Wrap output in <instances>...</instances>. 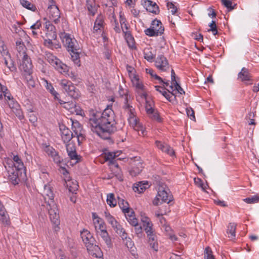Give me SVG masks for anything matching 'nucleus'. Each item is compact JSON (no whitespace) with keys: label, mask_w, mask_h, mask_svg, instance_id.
<instances>
[{"label":"nucleus","mask_w":259,"mask_h":259,"mask_svg":"<svg viewBox=\"0 0 259 259\" xmlns=\"http://www.w3.org/2000/svg\"><path fill=\"white\" fill-rule=\"evenodd\" d=\"M47 209L49 215H51L58 212L57 205L54 202V201L53 200L50 202H47Z\"/></svg>","instance_id":"c85d7f7f"},{"label":"nucleus","mask_w":259,"mask_h":259,"mask_svg":"<svg viewBox=\"0 0 259 259\" xmlns=\"http://www.w3.org/2000/svg\"><path fill=\"white\" fill-rule=\"evenodd\" d=\"M144 5L147 11L150 13L158 14L160 12L159 7L155 2L150 0H146L144 2Z\"/></svg>","instance_id":"f8f14e48"},{"label":"nucleus","mask_w":259,"mask_h":259,"mask_svg":"<svg viewBox=\"0 0 259 259\" xmlns=\"http://www.w3.org/2000/svg\"><path fill=\"white\" fill-rule=\"evenodd\" d=\"M44 85L46 87V89L49 91L56 99L58 100V93L54 90L52 84L51 83L48 82V81L44 79Z\"/></svg>","instance_id":"a878e982"},{"label":"nucleus","mask_w":259,"mask_h":259,"mask_svg":"<svg viewBox=\"0 0 259 259\" xmlns=\"http://www.w3.org/2000/svg\"><path fill=\"white\" fill-rule=\"evenodd\" d=\"M8 172L9 180L14 185H18L20 182L21 179L26 176V172H22L14 169V168L8 169Z\"/></svg>","instance_id":"0eeeda50"},{"label":"nucleus","mask_w":259,"mask_h":259,"mask_svg":"<svg viewBox=\"0 0 259 259\" xmlns=\"http://www.w3.org/2000/svg\"><path fill=\"white\" fill-rule=\"evenodd\" d=\"M118 152H108L105 153V159L109 161L110 164H114V159L117 157L119 154Z\"/></svg>","instance_id":"b1692460"},{"label":"nucleus","mask_w":259,"mask_h":259,"mask_svg":"<svg viewBox=\"0 0 259 259\" xmlns=\"http://www.w3.org/2000/svg\"><path fill=\"white\" fill-rule=\"evenodd\" d=\"M80 235L82 241L86 245V247H87L88 244H93L94 242V238L88 230L84 229L80 232Z\"/></svg>","instance_id":"2eb2a0df"},{"label":"nucleus","mask_w":259,"mask_h":259,"mask_svg":"<svg viewBox=\"0 0 259 259\" xmlns=\"http://www.w3.org/2000/svg\"><path fill=\"white\" fill-rule=\"evenodd\" d=\"M104 21L102 16H98L94 23L93 32L97 33L99 30L101 31L104 28Z\"/></svg>","instance_id":"f3484780"},{"label":"nucleus","mask_w":259,"mask_h":259,"mask_svg":"<svg viewBox=\"0 0 259 259\" xmlns=\"http://www.w3.org/2000/svg\"><path fill=\"white\" fill-rule=\"evenodd\" d=\"M70 54L71 56V58L74 62V63L76 64L77 66H79L80 64V59H79V51H70Z\"/></svg>","instance_id":"473e14b6"},{"label":"nucleus","mask_w":259,"mask_h":259,"mask_svg":"<svg viewBox=\"0 0 259 259\" xmlns=\"http://www.w3.org/2000/svg\"><path fill=\"white\" fill-rule=\"evenodd\" d=\"M238 78L242 81H250L251 79V76L248 69L243 67L238 74Z\"/></svg>","instance_id":"6ab92c4d"},{"label":"nucleus","mask_w":259,"mask_h":259,"mask_svg":"<svg viewBox=\"0 0 259 259\" xmlns=\"http://www.w3.org/2000/svg\"><path fill=\"white\" fill-rule=\"evenodd\" d=\"M126 219L131 225L135 227L138 226V220L135 217V214L130 216V218H127Z\"/></svg>","instance_id":"13d9d810"},{"label":"nucleus","mask_w":259,"mask_h":259,"mask_svg":"<svg viewBox=\"0 0 259 259\" xmlns=\"http://www.w3.org/2000/svg\"><path fill=\"white\" fill-rule=\"evenodd\" d=\"M222 5L224 6L228 11H231L235 9L236 4L233 5L232 0H220Z\"/></svg>","instance_id":"c9c22d12"},{"label":"nucleus","mask_w":259,"mask_h":259,"mask_svg":"<svg viewBox=\"0 0 259 259\" xmlns=\"http://www.w3.org/2000/svg\"><path fill=\"white\" fill-rule=\"evenodd\" d=\"M87 248L88 250L93 255H95L96 257H98L101 254V250L100 248L98 245H94V243H93V244H88Z\"/></svg>","instance_id":"4be33fe9"},{"label":"nucleus","mask_w":259,"mask_h":259,"mask_svg":"<svg viewBox=\"0 0 259 259\" xmlns=\"http://www.w3.org/2000/svg\"><path fill=\"white\" fill-rule=\"evenodd\" d=\"M148 185L147 182L143 183L142 182H140L138 184H134L133 189L135 192L141 193L148 188Z\"/></svg>","instance_id":"5701e85b"},{"label":"nucleus","mask_w":259,"mask_h":259,"mask_svg":"<svg viewBox=\"0 0 259 259\" xmlns=\"http://www.w3.org/2000/svg\"><path fill=\"white\" fill-rule=\"evenodd\" d=\"M62 41L68 52L80 51L79 46L74 38H71L69 34L64 32L60 33Z\"/></svg>","instance_id":"20e7f679"},{"label":"nucleus","mask_w":259,"mask_h":259,"mask_svg":"<svg viewBox=\"0 0 259 259\" xmlns=\"http://www.w3.org/2000/svg\"><path fill=\"white\" fill-rule=\"evenodd\" d=\"M125 98L124 100V105L123 106V108L125 110V111L129 115L132 113L135 112V109L131 106L129 104H128V99H127V95H125Z\"/></svg>","instance_id":"72a5a7b5"},{"label":"nucleus","mask_w":259,"mask_h":259,"mask_svg":"<svg viewBox=\"0 0 259 259\" xmlns=\"http://www.w3.org/2000/svg\"><path fill=\"white\" fill-rule=\"evenodd\" d=\"M155 144L156 145V147L160 150H161L162 151L164 149L165 146L167 145V144L165 143H162L159 141H155Z\"/></svg>","instance_id":"774afa93"},{"label":"nucleus","mask_w":259,"mask_h":259,"mask_svg":"<svg viewBox=\"0 0 259 259\" xmlns=\"http://www.w3.org/2000/svg\"><path fill=\"white\" fill-rule=\"evenodd\" d=\"M0 52L3 57L6 56L10 59V54L7 50L6 46L3 42H0Z\"/></svg>","instance_id":"de8ad7c7"},{"label":"nucleus","mask_w":259,"mask_h":259,"mask_svg":"<svg viewBox=\"0 0 259 259\" xmlns=\"http://www.w3.org/2000/svg\"><path fill=\"white\" fill-rule=\"evenodd\" d=\"M155 66L161 71H167L169 65L166 58L163 55H159L155 61Z\"/></svg>","instance_id":"1a4fd4ad"},{"label":"nucleus","mask_w":259,"mask_h":259,"mask_svg":"<svg viewBox=\"0 0 259 259\" xmlns=\"http://www.w3.org/2000/svg\"><path fill=\"white\" fill-rule=\"evenodd\" d=\"M46 58L48 62L60 72H65L67 66L61 63L59 59L52 54L48 53L46 55Z\"/></svg>","instance_id":"423d86ee"},{"label":"nucleus","mask_w":259,"mask_h":259,"mask_svg":"<svg viewBox=\"0 0 259 259\" xmlns=\"http://www.w3.org/2000/svg\"><path fill=\"white\" fill-rule=\"evenodd\" d=\"M20 3L23 7L28 10L34 11L36 9L35 6L28 1L20 0Z\"/></svg>","instance_id":"79ce46f5"},{"label":"nucleus","mask_w":259,"mask_h":259,"mask_svg":"<svg viewBox=\"0 0 259 259\" xmlns=\"http://www.w3.org/2000/svg\"><path fill=\"white\" fill-rule=\"evenodd\" d=\"M162 152L166 153V154L169 155L170 156L175 155V151L174 149L168 145H166L165 146L164 149L162 151Z\"/></svg>","instance_id":"052dcab7"},{"label":"nucleus","mask_w":259,"mask_h":259,"mask_svg":"<svg viewBox=\"0 0 259 259\" xmlns=\"http://www.w3.org/2000/svg\"><path fill=\"white\" fill-rule=\"evenodd\" d=\"M50 218L52 223L56 225L55 230H56V228H59L58 226L60 224L59 211L54 214L50 215Z\"/></svg>","instance_id":"e433bc0d"},{"label":"nucleus","mask_w":259,"mask_h":259,"mask_svg":"<svg viewBox=\"0 0 259 259\" xmlns=\"http://www.w3.org/2000/svg\"><path fill=\"white\" fill-rule=\"evenodd\" d=\"M236 229V225L234 223H230L228 226L227 233L228 237L231 239H234L235 237V232Z\"/></svg>","instance_id":"bb28decb"},{"label":"nucleus","mask_w":259,"mask_h":259,"mask_svg":"<svg viewBox=\"0 0 259 259\" xmlns=\"http://www.w3.org/2000/svg\"><path fill=\"white\" fill-rule=\"evenodd\" d=\"M105 218L107 221L112 226L116 224L117 221L115 218L112 216L109 212L105 211L104 212Z\"/></svg>","instance_id":"09e8293b"},{"label":"nucleus","mask_w":259,"mask_h":259,"mask_svg":"<svg viewBox=\"0 0 259 259\" xmlns=\"http://www.w3.org/2000/svg\"><path fill=\"white\" fill-rule=\"evenodd\" d=\"M141 221L143 222V226L147 237L155 235L152 228L153 224L149 218L141 216Z\"/></svg>","instance_id":"9d476101"},{"label":"nucleus","mask_w":259,"mask_h":259,"mask_svg":"<svg viewBox=\"0 0 259 259\" xmlns=\"http://www.w3.org/2000/svg\"><path fill=\"white\" fill-rule=\"evenodd\" d=\"M167 8L168 10H170V12L172 15L176 14L177 11V8L173 4V3L171 2H167L166 4Z\"/></svg>","instance_id":"680f3d73"},{"label":"nucleus","mask_w":259,"mask_h":259,"mask_svg":"<svg viewBox=\"0 0 259 259\" xmlns=\"http://www.w3.org/2000/svg\"><path fill=\"white\" fill-rule=\"evenodd\" d=\"M144 58L148 61L152 62L154 60V55L149 49H145L144 51Z\"/></svg>","instance_id":"c03bdc74"},{"label":"nucleus","mask_w":259,"mask_h":259,"mask_svg":"<svg viewBox=\"0 0 259 259\" xmlns=\"http://www.w3.org/2000/svg\"><path fill=\"white\" fill-rule=\"evenodd\" d=\"M0 222L5 226H9L11 224L10 220L8 213L4 215V217H0Z\"/></svg>","instance_id":"5fc2aeb1"},{"label":"nucleus","mask_w":259,"mask_h":259,"mask_svg":"<svg viewBox=\"0 0 259 259\" xmlns=\"http://www.w3.org/2000/svg\"><path fill=\"white\" fill-rule=\"evenodd\" d=\"M21 58H22V62L19 66V69L24 71L25 74H31L32 64L30 58L27 55H24Z\"/></svg>","instance_id":"6e6552de"},{"label":"nucleus","mask_w":259,"mask_h":259,"mask_svg":"<svg viewBox=\"0 0 259 259\" xmlns=\"http://www.w3.org/2000/svg\"><path fill=\"white\" fill-rule=\"evenodd\" d=\"M91 130L103 139H108L116 131L115 114L113 110L106 108L102 112L94 113L89 119Z\"/></svg>","instance_id":"f257e3e1"},{"label":"nucleus","mask_w":259,"mask_h":259,"mask_svg":"<svg viewBox=\"0 0 259 259\" xmlns=\"http://www.w3.org/2000/svg\"><path fill=\"white\" fill-rule=\"evenodd\" d=\"M60 85L67 94L73 99H77L80 96L79 92L69 80L63 79L60 82Z\"/></svg>","instance_id":"39448f33"},{"label":"nucleus","mask_w":259,"mask_h":259,"mask_svg":"<svg viewBox=\"0 0 259 259\" xmlns=\"http://www.w3.org/2000/svg\"><path fill=\"white\" fill-rule=\"evenodd\" d=\"M155 31H157V30H160V28L162 29L163 30H162V34L164 32V27L163 26V25L161 23V22L157 19H154V20H153L152 21V23L151 24V26H150Z\"/></svg>","instance_id":"2f4dec72"},{"label":"nucleus","mask_w":259,"mask_h":259,"mask_svg":"<svg viewBox=\"0 0 259 259\" xmlns=\"http://www.w3.org/2000/svg\"><path fill=\"white\" fill-rule=\"evenodd\" d=\"M16 49L18 52V54H17L18 58H21L24 55H27L25 52L26 48L24 42L21 39L16 41Z\"/></svg>","instance_id":"aec40b11"},{"label":"nucleus","mask_w":259,"mask_h":259,"mask_svg":"<svg viewBox=\"0 0 259 259\" xmlns=\"http://www.w3.org/2000/svg\"><path fill=\"white\" fill-rule=\"evenodd\" d=\"M13 165L14 169L20 170L22 172H26V168L22 159L18 155H14L13 157Z\"/></svg>","instance_id":"dca6fc26"},{"label":"nucleus","mask_w":259,"mask_h":259,"mask_svg":"<svg viewBox=\"0 0 259 259\" xmlns=\"http://www.w3.org/2000/svg\"><path fill=\"white\" fill-rule=\"evenodd\" d=\"M59 128L61 133L62 140L65 143L69 142L73 137L76 136L77 138L78 144H80L84 139L83 135L78 130H74V133H73L63 124L59 125Z\"/></svg>","instance_id":"f03ea898"},{"label":"nucleus","mask_w":259,"mask_h":259,"mask_svg":"<svg viewBox=\"0 0 259 259\" xmlns=\"http://www.w3.org/2000/svg\"><path fill=\"white\" fill-rule=\"evenodd\" d=\"M133 128L138 132L139 135H142L143 136H145V135H146V131L140 122L136 125V127H133Z\"/></svg>","instance_id":"864d4df0"},{"label":"nucleus","mask_w":259,"mask_h":259,"mask_svg":"<svg viewBox=\"0 0 259 259\" xmlns=\"http://www.w3.org/2000/svg\"><path fill=\"white\" fill-rule=\"evenodd\" d=\"M243 201L247 203H255L259 201V196L257 195H254L251 197H248L243 199Z\"/></svg>","instance_id":"603ef678"},{"label":"nucleus","mask_w":259,"mask_h":259,"mask_svg":"<svg viewBox=\"0 0 259 259\" xmlns=\"http://www.w3.org/2000/svg\"><path fill=\"white\" fill-rule=\"evenodd\" d=\"M112 227L118 234H121L124 230L117 222L115 225H114Z\"/></svg>","instance_id":"0e129e2a"},{"label":"nucleus","mask_w":259,"mask_h":259,"mask_svg":"<svg viewBox=\"0 0 259 259\" xmlns=\"http://www.w3.org/2000/svg\"><path fill=\"white\" fill-rule=\"evenodd\" d=\"M103 239L107 247L108 248H111L112 246V243L111 241V238L109 235L107 231H102L99 233H98Z\"/></svg>","instance_id":"412c9836"},{"label":"nucleus","mask_w":259,"mask_h":259,"mask_svg":"<svg viewBox=\"0 0 259 259\" xmlns=\"http://www.w3.org/2000/svg\"><path fill=\"white\" fill-rule=\"evenodd\" d=\"M148 238L149 239V243L151 248L154 250L157 251L158 249V244L156 235H152V236H148Z\"/></svg>","instance_id":"7c9ffc66"},{"label":"nucleus","mask_w":259,"mask_h":259,"mask_svg":"<svg viewBox=\"0 0 259 259\" xmlns=\"http://www.w3.org/2000/svg\"><path fill=\"white\" fill-rule=\"evenodd\" d=\"M42 195L47 203L48 201H54V193L50 185H45L44 186Z\"/></svg>","instance_id":"4468645a"},{"label":"nucleus","mask_w":259,"mask_h":259,"mask_svg":"<svg viewBox=\"0 0 259 259\" xmlns=\"http://www.w3.org/2000/svg\"><path fill=\"white\" fill-rule=\"evenodd\" d=\"M209 26L210 28L208 30V31H211L214 35L218 34L217 27L214 21H212Z\"/></svg>","instance_id":"bf43d9fd"},{"label":"nucleus","mask_w":259,"mask_h":259,"mask_svg":"<svg viewBox=\"0 0 259 259\" xmlns=\"http://www.w3.org/2000/svg\"><path fill=\"white\" fill-rule=\"evenodd\" d=\"M49 17L53 20L55 23L57 24L59 21L60 12L58 7H53L51 9H48Z\"/></svg>","instance_id":"ddd939ff"},{"label":"nucleus","mask_w":259,"mask_h":259,"mask_svg":"<svg viewBox=\"0 0 259 259\" xmlns=\"http://www.w3.org/2000/svg\"><path fill=\"white\" fill-rule=\"evenodd\" d=\"M4 60V63L6 66L9 69V70L12 72L16 71L17 68L16 66L14 65V62L10 58L9 59L8 57H4L3 58Z\"/></svg>","instance_id":"c756f323"},{"label":"nucleus","mask_w":259,"mask_h":259,"mask_svg":"<svg viewBox=\"0 0 259 259\" xmlns=\"http://www.w3.org/2000/svg\"><path fill=\"white\" fill-rule=\"evenodd\" d=\"M119 235L123 240H125L126 241V244L127 247H129L130 246L131 247L133 245L132 240L130 238L127 237V234L125 232V231L123 230L121 234H119Z\"/></svg>","instance_id":"a18cd8bd"},{"label":"nucleus","mask_w":259,"mask_h":259,"mask_svg":"<svg viewBox=\"0 0 259 259\" xmlns=\"http://www.w3.org/2000/svg\"><path fill=\"white\" fill-rule=\"evenodd\" d=\"M128 122L132 127H136V125L139 122L135 115V112L128 115Z\"/></svg>","instance_id":"f704fd0d"},{"label":"nucleus","mask_w":259,"mask_h":259,"mask_svg":"<svg viewBox=\"0 0 259 259\" xmlns=\"http://www.w3.org/2000/svg\"><path fill=\"white\" fill-rule=\"evenodd\" d=\"M194 183L195 184L199 187H200L203 190H204L205 188L204 187L203 183L201 179L199 178H194Z\"/></svg>","instance_id":"69168bd1"},{"label":"nucleus","mask_w":259,"mask_h":259,"mask_svg":"<svg viewBox=\"0 0 259 259\" xmlns=\"http://www.w3.org/2000/svg\"><path fill=\"white\" fill-rule=\"evenodd\" d=\"M163 29L160 28V30H157V31H155L151 26L144 30L146 35L149 36H157L160 35L162 34V30Z\"/></svg>","instance_id":"cd10ccee"},{"label":"nucleus","mask_w":259,"mask_h":259,"mask_svg":"<svg viewBox=\"0 0 259 259\" xmlns=\"http://www.w3.org/2000/svg\"><path fill=\"white\" fill-rule=\"evenodd\" d=\"M125 37L127 41V42L128 44V46L130 47H132L134 45V38L132 36L131 32L127 33L126 34H125Z\"/></svg>","instance_id":"6e6d98bb"},{"label":"nucleus","mask_w":259,"mask_h":259,"mask_svg":"<svg viewBox=\"0 0 259 259\" xmlns=\"http://www.w3.org/2000/svg\"><path fill=\"white\" fill-rule=\"evenodd\" d=\"M68 155L71 160H76L75 163L79 161V156L77 154L76 149H74L73 151H68Z\"/></svg>","instance_id":"8fccbe9b"},{"label":"nucleus","mask_w":259,"mask_h":259,"mask_svg":"<svg viewBox=\"0 0 259 259\" xmlns=\"http://www.w3.org/2000/svg\"><path fill=\"white\" fill-rule=\"evenodd\" d=\"M168 92H164V97L169 102H172L176 100V95L175 94H172V91L168 89L167 90Z\"/></svg>","instance_id":"49530a36"},{"label":"nucleus","mask_w":259,"mask_h":259,"mask_svg":"<svg viewBox=\"0 0 259 259\" xmlns=\"http://www.w3.org/2000/svg\"><path fill=\"white\" fill-rule=\"evenodd\" d=\"M148 114L149 115L150 117L153 120H155L158 122H160L161 121L158 113L157 112V111H156L154 110H153L152 113H149Z\"/></svg>","instance_id":"4d7b16f0"},{"label":"nucleus","mask_w":259,"mask_h":259,"mask_svg":"<svg viewBox=\"0 0 259 259\" xmlns=\"http://www.w3.org/2000/svg\"><path fill=\"white\" fill-rule=\"evenodd\" d=\"M118 205L120 208L122 209V211L124 210L129 211L130 206L128 203L126 201H125L124 199H121L119 197H118Z\"/></svg>","instance_id":"58836bf2"},{"label":"nucleus","mask_w":259,"mask_h":259,"mask_svg":"<svg viewBox=\"0 0 259 259\" xmlns=\"http://www.w3.org/2000/svg\"><path fill=\"white\" fill-rule=\"evenodd\" d=\"M46 152L49 156L53 158V161L56 163L58 164H60L63 161L62 158L59 156L58 152H57L53 147L49 146L47 147Z\"/></svg>","instance_id":"9b49d317"},{"label":"nucleus","mask_w":259,"mask_h":259,"mask_svg":"<svg viewBox=\"0 0 259 259\" xmlns=\"http://www.w3.org/2000/svg\"><path fill=\"white\" fill-rule=\"evenodd\" d=\"M96 222L99 224V226H95L97 233H99L100 232H102V230L103 231H107L106 230L105 223L100 218H98V220H97Z\"/></svg>","instance_id":"4c0bfd02"},{"label":"nucleus","mask_w":259,"mask_h":259,"mask_svg":"<svg viewBox=\"0 0 259 259\" xmlns=\"http://www.w3.org/2000/svg\"><path fill=\"white\" fill-rule=\"evenodd\" d=\"M48 38L45 40V44L46 46H50L52 45V40H55L57 38L54 34L52 36H46Z\"/></svg>","instance_id":"e2e57ef3"},{"label":"nucleus","mask_w":259,"mask_h":259,"mask_svg":"<svg viewBox=\"0 0 259 259\" xmlns=\"http://www.w3.org/2000/svg\"><path fill=\"white\" fill-rule=\"evenodd\" d=\"M177 93L180 94H185V92L184 90L182 88L180 85L177 82H175V90H172V94H175L176 95Z\"/></svg>","instance_id":"3c124183"},{"label":"nucleus","mask_w":259,"mask_h":259,"mask_svg":"<svg viewBox=\"0 0 259 259\" xmlns=\"http://www.w3.org/2000/svg\"><path fill=\"white\" fill-rule=\"evenodd\" d=\"M46 29H47L46 36H53L54 34L57 37L56 28L50 22H46Z\"/></svg>","instance_id":"393cba45"},{"label":"nucleus","mask_w":259,"mask_h":259,"mask_svg":"<svg viewBox=\"0 0 259 259\" xmlns=\"http://www.w3.org/2000/svg\"><path fill=\"white\" fill-rule=\"evenodd\" d=\"M86 7L92 16H94L97 12L98 6L96 4L95 0H86Z\"/></svg>","instance_id":"a211bd4d"},{"label":"nucleus","mask_w":259,"mask_h":259,"mask_svg":"<svg viewBox=\"0 0 259 259\" xmlns=\"http://www.w3.org/2000/svg\"><path fill=\"white\" fill-rule=\"evenodd\" d=\"M204 258L215 259L212 251L209 246L206 247L204 250Z\"/></svg>","instance_id":"37998d69"},{"label":"nucleus","mask_w":259,"mask_h":259,"mask_svg":"<svg viewBox=\"0 0 259 259\" xmlns=\"http://www.w3.org/2000/svg\"><path fill=\"white\" fill-rule=\"evenodd\" d=\"M146 101V106L145 108L146 110V112L147 114L149 113H152L153 111L154 108L153 107L154 106V102L151 99H148L145 100Z\"/></svg>","instance_id":"ea45409f"},{"label":"nucleus","mask_w":259,"mask_h":259,"mask_svg":"<svg viewBox=\"0 0 259 259\" xmlns=\"http://www.w3.org/2000/svg\"><path fill=\"white\" fill-rule=\"evenodd\" d=\"M160 200L161 203L165 202L169 204L173 200V196L169 189L164 184L160 185L158 187V194L153 200L154 205H159Z\"/></svg>","instance_id":"7ed1b4c3"},{"label":"nucleus","mask_w":259,"mask_h":259,"mask_svg":"<svg viewBox=\"0 0 259 259\" xmlns=\"http://www.w3.org/2000/svg\"><path fill=\"white\" fill-rule=\"evenodd\" d=\"M135 80L136 82H134V83L135 84L136 88L138 89V91H143L144 90V86L142 83L140 82L139 79L135 77Z\"/></svg>","instance_id":"338daca9"},{"label":"nucleus","mask_w":259,"mask_h":259,"mask_svg":"<svg viewBox=\"0 0 259 259\" xmlns=\"http://www.w3.org/2000/svg\"><path fill=\"white\" fill-rule=\"evenodd\" d=\"M106 201L111 207H114L116 205V200L113 193H110L107 195Z\"/></svg>","instance_id":"a19ab883"}]
</instances>
